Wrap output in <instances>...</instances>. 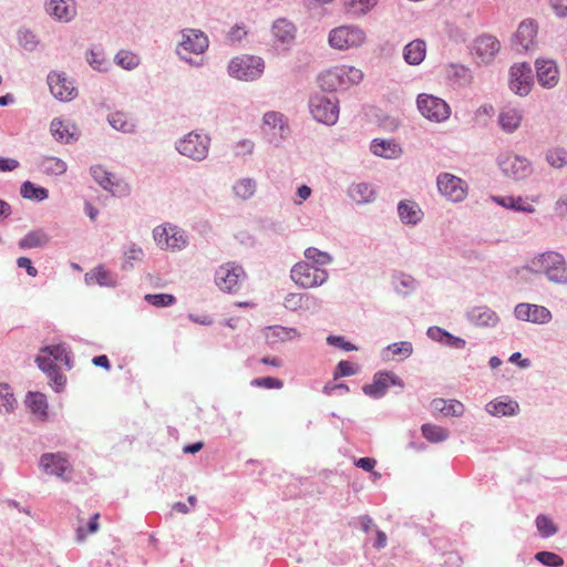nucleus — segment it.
Returning a JSON list of instances; mask_svg holds the SVG:
<instances>
[{
    "instance_id": "f704fd0d",
    "label": "nucleus",
    "mask_w": 567,
    "mask_h": 567,
    "mask_svg": "<svg viewBox=\"0 0 567 567\" xmlns=\"http://www.w3.org/2000/svg\"><path fill=\"white\" fill-rule=\"evenodd\" d=\"M265 336L269 343H276L297 339L300 333L292 327L271 326L267 328Z\"/></svg>"
},
{
    "instance_id": "ea45409f",
    "label": "nucleus",
    "mask_w": 567,
    "mask_h": 567,
    "mask_svg": "<svg viewBox=\"0 0 567 567\" xmlns=\"http://www.w3.org/2000/svg\"><path fill=\"white\" fill-rule=\"evenodd\" d=\"M432 405L445 416H461L464 413V405L457 400L436 399Z\"/></svg>"
},
{
    "instance_id": "69168bd1",
    "label": "nucleus",
    "mask_w": 567,
    "mask_h": 567,
    "mask_svg": "<svg viewBox=\"0 0 567 567\" xmlns=\"http://www.w3.org/2000/svg\"><path fill=\"white\" fill-rule=\"evenodd\" d=\"M414 280L410 276L401 275L395 281V291L398 293L408 295L409 290L414 289Z\"/></svg>"
},
{
    "instance_id": "20e7f679",
    "label": "nucleus",
    "mask_w": 567,
    "mask_h": 567,
    "mask_svg": "<svg viewBox=\"0 0 567 567\" xmlns=\"http://www.w3.org/2000/svg\"><path fill=\"white\" fill-rule=\"evenodd\" d=\"M290 278L300 288L309 289L323 285L328 280L329 274L326 269L308 261H299L291 268Z\"/></svg>"
},
{
    "instance_id": "c756f323",
    "label": "nucleus",
    "mask_w": 567,
    "mask_h": 567,
    "mask_svg": "<svg viewBox=\"0 0 567 567\" xmlns=\"http://www.w3.org/2000/svg\"><path fill=\"white\" fill-rule=\"evenodd\" d=\"M485 410L493 416H513L518 413L519 405L514 400H503V398H499L488 402Z\"/></svg>"
},
{
    "instance_id": "5fc2aeb1",
    "label": "nucleus",
    "mask_w": 567,
    "mask_h": 567,
    "mask_svg": "<svg viewBox=\"0 0 567 567\" xmlns=\"http://www.w3.org/2000/svg\"><path fill=\"white\" fill-rule=\"evenodd\" d=\"M171 234L166 248H171L172 250H182L188 245V238L184 230L178 229L177 227L169 228Z\"/></svg>"
},
{
    "instance_id": "37998d69",
    "label": "nucleus",
    "mask_w": 567,
    "mask_h": 567,
    "mask_svg": "<svg viewBox=\"0 0 567 567\" xmlns=\"http://www.w3.org/2000/svg\"><path fill=\"white\" fill-rule=\"evenodd\" d=\"M109 124L116 131L122 133L135 132V123L128 118L124 112H114L107 115Z\"/></svg>"
},
{
    "instance_id": "f3484780",
    "label": "nucleus",
    "mask_w": 567,
    "mask_h": 567,
    "mask_svg": "<svg viewBox=\"0 0 567 567\" xmlns=\"http://www.w3.org/2000/svg\"><path fill=\"white\" fill-rule=\"evenodd\" d=\"M52 95L60 101H71L76 95V89L68 80L65 73L51 71L47 78Z\"/></svg>"
},
{
    "instance_id": "4d7b16f0",
    "label": "nucleus",
    "mask_w": 567,
    "mask_h": 567,
    "mask_svg": "<svg viewBox=\"0 0 567 567\" xmlns=\"http://www.w3.org/2000/svg\"><path fill=\"white\" fill-rule=\"evenodd\" d=\"M42 167L48 174L53 175H62L66 172L68 168L64 161L54 156L45 157L43 159Z\"/></svg>"
},
{
    "instance_id": "2f4dec72",
    "label": "nucleus",
    "mask_w": 567,
    "mask_h": 567,
    "mask_svg": "<svg viewBox=\"0 0 567 567\" xmlns=\"http://www.w3.org/2000/svg\"><path fill=\"white\" fill-rule=\"evenodd\" d=\"M522 120V112L513 107L503 109L498 114V124L508 134L514 133L520 126Z\"/></svg>"
},
{
    "instance_id": "09e8293b",
    "label": "nucleus",
    "mask_w": 567,
    "mask_h": 567,
    "mask_svg": "<svg viewBox=\"0 0 567 567\" xmlns=\"http://www.w3.org/2000/svg\"><path fill=\"white\" fill-rule=\"evenodd\" d=\"M421 431L422 435L432 443H440L449 437L446 429L430 423L423 424Z\"/></svg>"
},
{
    "instance_id": "7ed1b4c3",
    "label": "nucleus",
    "mask_w": 567,
    "mask_h": 567,
    "mask_svg": "<svg viewBox=\"0 0 567 567\" xmlns=\"http://www.w3.org/2000/svg\"><path fill=\"white\" fill-rule=\"evenodd\" d=\"M227 70L231 78L250 82L262 75L265 71V61L262 58L257 55L241 54L230 60Z\"/></svg>"
},
{
    "instance_id": "de8ad7c7",
    "label": "nucleus",
    "mask_w": 567,
    "mask_h": 567,
    "mask_svg": "<svg viewBox=\"0 0 567 567\" xmlns=\"http://www.w3.org/2000/svg\"><path fill=\"white\" fill-rule=\"evenodd\" d=\"M303 255L308 262L310 261L311 265H315L320 268L322 266L330 265L333 260L332 256L329 252L322 251L316 247H308L305 250Z\"/></svg>"
},
{
    "instance_id": "1a4fd4ad",
    "label": "nucleus",
    "mask_w": 567,
    "mask_h": 567,
    "mask_svg": "<svg viewBox=\"0 0 567 567\" xmlns=\"http://www.w3.org/2000/svg\"><path fill=\"white\" fill-rule=\"evenodd\" d=\"M497 165L502 173L514 181H523L533 173L532 162L525 156L505 153L497 157Z\"/></svg>"
},
{
    "instance_id": "2eb2a0df",
    "label": "nucleus",
    "mask_w": 567,
    "mask_h": 567,
    "mask_svg": "<svg viewBox=\"0 0 567 567\" xmlns=\"http://www.w3.org/2000/svg\"><path fill=\"white\" fill-rule=\"evenodd\" d=\"M245 277L241 266L227 262L215 272V282L225 292H237L240 289V279Z\"/></svg>"
},
{
    "instance_id": "412c9836",
    "label": "nucleus",
    "mask_w": 567,
    "mask_h": 567,
    "mask_svg": "<svg viewBox=\"0 0 567 567\" xmlns=\"http://www.w3.org/2000/svg\"><path fill=\"white\" fill-rule=\"evenodd\" d=\"M537 34V24L533 20H525L520 22L513 37V47L518 52H526L534 45Z\"/></svg>"
},
{
    "instance_id": "423d86ee",
    "label": "nucleus",
    "mask_w": 567,
    "mask_h": 567,
    "mask_svg": "<svg viewBox=\"0 0 567 567\" xmlns=\"http://www.w3.org/2000/svg\"><path fill=\"white\" fill-rule=\"evenodd\" d=\"M309 110L317 122L328 126L334 125L339 118V101L333 95H312L309 100Z\"/></svg>"
},
{
    "instance_id": "c03bdc74",
    "label": "nucleus",
    "mask_w": 567,
    "mask_h": 567,
    "mask_svg": "<svg viewBox=\"0 0 567 567\" xmlns=\"http://www.w3.org/2000/svg\"><path fill=\"white\" fill-rule=\"evenodd\" d=\"M20 194L25 199L43 202L49 197V190L42 186L35 185L30 181L22 183Z\"/></svg>"
},
{
    "instance_id": "f8f14e48",
    "label": "nucleus",
    "mask_w": 567,
    "mask_h": 567,
    "mask_svg": "<svg viewBox=\"0 0 567 567\" xmlns=\"http://www.w3.org/2000/svg\"><path fill=\"white\" fill-rule=\"evenodd\" d=\"M391 385L403 389L404 381L392 371H378L373 375L372 383L364 384L362 391L371 399H381Z\"/></svg>"
},
{
    "instance_id": "a18cd8bd",
    "label": "nucleus",
    "mask_w": 567,
    "mask_h": 567,
    "mask_svg": "<svg viewBox=\"0 0 567 567\" xmlns=\"http://www.w3.org/2000/svg\"><path fill=\"white\" fill-rule=\"evenodd\" d=\"M92 178L104 189L114 194L116 183L112 179V174L102 165H94L90 168Z\"/></svg>"
},
{
    "instance_id": "b1692460",
    "label": "nucleus",
    "mask_w": 567,
    "mask_h": 567,
    "mask_svg": "<svg viewBox=\"0 0 567 567\" xmlns=\"http://www.w3.org/2000/svg\"><path fill=\"white\" fill-rule=\"evenodd\" d=\"M35 362L39 369L48 375L50 381L53 382L54 390L56 392H60L64 388L66 379L61 372L59 365L50 358H44L40 355L37 357Z\"/></svg>"
},
{
    "instance_id": "0e129e2a",
    "label": "nucleus",
    "mask_w": 567,
    "mask_h": 567,
    "mask_svg": "<svg viewBox=\"0 0 567 567\" xmlns=\"http://www.w3.org/2000/svg\"><path fill=\"white\" fill-rule=\"evenodd\" d=\"M250 384L252 386L266 388V389H281L284 382L280 379L274 377H264L254 379Z\"/></svg>"
},
{
    "instance_id": "39448f33",
    "label": "nucleus",
    "mask_w": 567,
    "mask_h": 567,
    "mask_svg": "<svg viewBox=\"0 0 567 567\" xmlns=\"http://www.w3.org/2000/svg\"><path fill=\"white\" fill-rule=\"evenodd\" d=\"M210 137L206 134H199L192 131L175 144L176 151L193 161H204L209 152Z\"/></svg>"
},
{
    "instance_id": "680f3d73",
    "label": "nucleus",
    "mask_w": 567,
    "mask_h": 567,
    "mask_svg": "<svg viewBox=\"0 0 567 567\" xmlns=\"http://www.w3.org/2000/svg\"><path fill=\"white\" fill-rule=\"evenodd\" d=\"M384 351H391L393 354L406 359L413 353V344L410 341L393 342L385 347Z\"/></svg>"
},
{
    "instance_id": "3c124183",
    "label": "nucleus",
    "mask_w": 567,
    "mask_h": 567,
    "mask_svg": "<svg viewBox=\"0 0 567 567\" xmlns=\"http://www.w3.org/2000/svg\"><path fill=\"white\" fill-rule=\"evenodd\" d=\"M545 159L553 168H563L567 165V151L563 147L549 148L545 153Z\"/></svg>"
},
{
    "instance_id": "c85d7f7f",
    "label": "nucleus",
    "mask_w": 567,
    "mask_h": 567,
    "mask_svg": "<svg viewBox=\"0 0 567 567\" xmlns=\"http://www.w3.org/2000/svg\"><path fill=\"white\" fill-rule=\"evenodd\" d=\"M372 154L384 158H396L402 154V148L392 140L374 138L370 144Z\"/></svg>"
},
{
    "instance_id": "9d476101",
    "label": "nucleus",
    "mask_w": 567,
    "mask_h": 567,
    "mask_svg": "<svg viewBox=\"0 0 567 567\" xmlns=\"http://www.w3.org/2000/svg\"><path fill=\"white\" fill-rule=\"evenodd\" d=\"M39 467L48 475L56 476L63 482H70V474L73 472V466L63 452L43 453L39 460Z\"/></svg>"
},
{
    "instance_id": "bf43d9fd",
    "label": "nucleus",
    "mask_w": 567,
    "mask_h": 567,
    "mask_svg": "<svg viewBox=\"0 0 567 567\" xmlns=\"http://www.w3.org/2000/svg\"><path fill=\"white\" fill-rule=\"evenodd\" d=\"M41 351L47 353L53 361H65L69 364L70 358L63 344L47 346Z\"/></svg>"
},
{
    "instance_id": "a19ab883",
    "label": "nucleus",
    "mask_w": 567,
    "mask_h": 567,
    "mask_svg": "<svg viewBox=\"0 0 567 567\" xmlns=\"http://www.w3.org/2000/svg\"><path fill=\"white\" fill-rule=\"evenodd\" d=\"M93 280L101 287H116L117 285L116 278L105 270L103 266H97L92 272L85 274V281L87 284Z\"/></svg>"
},
{
    "instance_id": "6ab92c4d",
    "label": "nucleus",
    "mask_w": 567,
    "mask_h": 567,
    "mask_svg": "<svg viewBox=\"0 0 567 567\" xmlns=\"http://www.w3.org/2000/svg\"><path fill=\"white\" fill-rule=\"evenodd\" d=\"M536 79L544 89H553L559 82V70L556 61L551 59H537L535 61Z\"/></svg>"
},
{
    "instance_id": "cd10ccee",
    "label": "nucleus",
    "mask_w": 567,
    "mask_h": 567,
    "mask_svg": "<svg viewBox=\"0 0 567 567\" xmlns=\"http://www.w3.org/2000/svg\"><path fill=\"white\" fill-rule=\"evenodd\" d=\"M271 32L277 41L282 44H290L296 39L297 29L291 21L280 18L272 23Z\"/></svg>"
},
{
    "instance_id": "473e14b6",
    "label": "nucleus",
    "mask_w": 567,
    "mask_h": 567,
    "mask_svg": "<svg viewBox=\"0 0 567 567\" xmlns=\"http://www.w3.org/2000/svg\"><path fill=\"white\" fill-rule=\"evenodd\" d=\"M348 196L358 205L372 203L375 199V192L369 183L352 184L348 188Z\"/></svg>"
},
{
    "instance_id": "603ef678",
    "label": "nucleus",
    "mask_w": 567,
    "mask_h": 567,
    "mask_svg": "<svg viewBox=\"0 0 567 567\" xmlns=\"http://www.w3.org/2000/svg\"><path fill=\"white\" fill-rule=\"evenodd\" d=\"M235 196L246 200L254 196L256 192V182L252 178H241L234 186Z\"/></svg>"
},
{
    "instance_id": "6e6d98bb",
    "label": "nucleus",
    "mask_w": 567,
    "mask_h": 567,
    "mask_svg": "<svg viewBox=\"0 0 567 567\" xmlns=\"http://www.w3.org/2000/svg\"><path fill=\"white\" fill-rule=\"evenodd\" d=\"M144 299L147 303L157 308L169 307L176 303L175 296L171 293H147Z\"/></svg>"
},
{
    "instance_id": "58836bf2",
    "label": "nucleus",
    "mask_w": 567,
    "mask_h": 567,
    "mask_svg": "<svg viewBox=\"0 0 567 567\" xmlns=\"http://www.w3.org/2000/svg\"><path fill=\"white\" fill-rule=\"evenodd\" d=\"M447 76L460 86L468 85L473 79L471 69L458 63H452L449 65Z\"/></svg>"
},
{
    "instance_id": "13d9d810",
    "label": "nucleus",
    "mask_w": 567,
    "mask_h": 567,
    "mask_svg": "<svg viewBox=\"0 0 567 567\" xmlns=\"http://www.w3.org/2000/svg\"><path fill=\"white\" fill-rule=\"evenodd\" d=\"M535 559L539 561L544 566L548 567H560L564 565V559L559 555L553 553V551H538L535 555Z\"/></svg>"
},
{
    "instance_id": "338daca9",
    "label": "nucleus",
    "mask_w": 567,
    "mask_h": 567,
    "mask_svg": "<svg viewBox=\"0 0 567 567\" xmlns=\"http://www.w3.org/2000/svg\"><path fill=\"white\" fill-rule=\"evenodd\" d=\"M171 230L165 227L157 226L153 230V237L157 246L162 249L167 247Z\"/></svg>"
},
{
    "instance_id": "e2e57ef3",
    "label": "nucleus",
    "mask_w": 567,
    "mask_h": 567,
    "mask_svg": "<svg viewBox=\"0 0 567 567\" xmlns=\"http://www.w3.org/2000/svg\"><path fill=\"white\" fill-rule=\"evenodd\" d=\"M358 372V365L354 363L342 360L337 364L336 371L333 373V379L337 380L343 377H350Z\"/></svg>"
},
{
    "instance_id": "6e6552de",
    "label": "nucleus",
    "mask_w": 567,
    "mask_h": 567,
    "mask_svg": "<svg viewBox=\"0 0 567 567\" xmlns=\"http://www.w3.org/2000/svg\"><path fill=\"white\" fill-rule=\"evenodd\" d=\"M365 41V33L354 25H340L329 32V45L337 50H349L361 47Z\"/></svg>"
},
{
    "instance_id": "9b49d317",
    "label": "nucleus",
    "mask_w": 567,
    "mask_h": 567,
    "mask_svg": "<svg viewBox=\"0 0 567 567\" xmlns=\"http://www.w3.org/2000/svg\"><path fill=\"white\" fill-rule=\"evenodd\" d=\"M416 104L420 113L432 122H443L450 117L449 104L434 95L421 93L417 95Z\"/></svg>"
},
{
    "instance_id": "49530a36",
    "label": "nucleus",
    "mask_w": 567,
    "mask_h": 567,
    "mask_svg": "<svg viewBox=\"0 0 567 567\" xmlns=\"http://www.w3.org/2000/svg\"><path fill=\"white\" fill-rule=\"evenodd\" d=\"M17 406V400L8 383H0V413H11Z\"/></svg>"
},
{
    "instance_id": "a878e982",
    "label": "nucleus",
    "mask_w": 567,
    "mask_h": 567,
    "mask_svg": "<svg viewBox=\"0 0 567 567\" xmlns=\"http://www.w3.org/2000/svg\"><path fill=\"white\" fill-rule=\"evenodd\" d=\"M50 131L53 137L61 143L71 144L79 140L76 126L71 122L64 123L60 118H53L50 125Z\"/></svg>"
},
{
    "instance_id": "864d4df0",
    "label": "nucleus",
    "mask_w": 567,
    "mask_h": 567,
    "mask_svg": "<svg viewBox=\"0 0 567 567\" xmlns=\"http://www.w3.org/2000/svg\"><path fill=\"white\" fill-rule=\"evenodd\" d=\"M17 39L25 51L33 52L39 44V39L33 31L28 28H20L17 32Z\"/></svg>"
},
{
    "instance_id": "8fccbe9b",
    "label": "nucleus",
    "mask_w": 567,
    "mask_h": 567,
    "mask_svg": "<svg viewBox=\"0 0 567 567\" xmlns=\"http://www.w3.org/2000/svg\"><path fill=\"white\" fill-rule=\"evenodd\" d=\"M114 62L126 71H132L140 64V58L137 54L128 50H120L115 56Z\"/></svg>"
},
{
    "instance_id": "4be33fe9",
    "label": "nucleus",
    "mask_w": 567,
    "mask_h": 567,
    "mask_svg": "<svg viewBox=\"0 0 567 567\" xmlns=\"http://www.w3.org/2000/svg\"><path fill=\"white\" fill-rule=\"evenodd\" d=\"M45 11L60 22H70L76 16V3L74 0H47Z\"/></svg>"
},
{
    "instance_id": "c9c22d12",
    "label": "nucleus",
    "mask_w": 567,
    "mask_h": 567,
    "mask_svg": "<svg viewBox=\"0 0 567 567\" xmlns=\"http://www.w3.org/2000/svg\"><path fill=\"white\" fill-rule=\"evenodd\" d=\"M85 60L87 64L97 72H107L112 66L111 61L106 58L104 49L101 47L91 48L85 54Z\"/></svg>"
},
{
    "instance_id": "4c0bfd02",
    "label": "nucleus",
    "mask_w": 567,
    "mask_h": 567,
    "mask_svg": "<svg viewBox=\"0 0 567 567\" xmlns=\"http://www.w3.org/2000/svg\"><path fill=\"white\" fill-rule=\"evenodd\" d=\"M25 405L41 420L48 417V402L43 393L29 392L25 398Z\"/></svg>"
},
{
    "instance_id": "79ce46f5",
    "label": "nucleus",
    "mask_w": 567,
    "mask_h": 567,
    "mask_svg": "<svg viewBox=\"0 0 567 567\" xmlns=\"http://www.w3.org/2000/svg\"><path fill=\"white\" fill-rule=\"evenodd\" d=\"M493 200L498 205L522 213H534L535 207L529 204H525L522 197L514 196H494Z\"/></svg>"
},
{
    "instance_id": "0eeeda50",
    "label": "nucleus",
    "mask_w": 567,
    "mask_h": 567,
    "mask_svg": "<svg viewBox=\"0 0 567 567\" xmlns=\"http://www.w3.org/2000/svg\"><path fill=\"white\" fill-rule=\"evenodd\" d=\"M181 33L182 41L178 43L176 53L181 60L189 63L190 65H196L192 58L187 56V54L183 53V51L194 54L204 53L209 45L208 37L202 30L192 28L184 29Z\"/></svg>"
},
{
    "instance_id": "f03ea898",
    "label": "nucleus",
    "mask_w": 567,
    "mask_h": 567,
    "mask_svg": "<svg viewBox=\"0 0 567 567\" xmlns=\"http://www.w3.org/2000/svg\"><path fill=\"white\" fill-rule=\"evenodd\" d=\"M535 272H543L548 281L567 286V262L565 257L556 251H546L532 261Z\"/></svg>"
},
{
    "instance_id": "72a5a7b5",
    "label": "nucleus",
    "mask_w": 567,
    "mask_h": 567,
    "mask_svg": "<svg viewBox=\"0 0 567 567\" xmlns=\"http://www.w3.org/2000/svg\"><path fill=\"white\" fill-rule=\"evenodd\" d=\"M145 254L141 246L135 243H130L123 247V262L121 269L123 271H132L135 265L142 262Z\"/></svg>"
},
{
    "instance_id": "774afa93",
    "label": "nucleus",
    "mask_w": 567,
    "mask_h": 567,
    "mask_svg": "<svg viewBox=\"0 0 567 567\" xmlns=\"http://www.w3.org/2000/svg\"><path fill=\"white\" fill-rule=\"evenodd\" d=\"M447 332L445 329L441 328V327H436V326H432L427 329L426 331V336L435 341V342H439V343H444L445 341V338L447 336Z\"/></svg>"
},
{
    "instance_id": "dca6fc26",
    "label": "nucleus",
    "mask_w": 567,
    "mask_h": 567,
    "mask_svg": "<svg viewBox=\"0 0 567 567\" xmlns=\"http://www.w3.org/2000/svg\"><path fill=\"white\" fill-rule=\"evenodd\" d=\"M514 316L517 320L536 324H546L551 321L553 315L545 306L520 302L514 308Z\"/></svg>"
},
{
    "instance_id": "e433bc0d",
    "label": "nucleus",
    "mask_w": 567,
    "mask_h": 567,
    "mask_svg": "<svg viewBox=\"0 0 567 567\" xmlns=\"http://www.w3.org/2000/svg\"><path fill=\"white\" fill-rule=\"evenodd\" d=\"M50 241L49 235L43 229H33L25 234L19 241L20 249L42 248Z\"/></svg>"
},
{
    "instance_id": "bb28decb",
    "label": "nucleus",
    "mask_w": 567,
    "mask_h": 567,
    "mask_svg": "<svg viewBox=\"0 0 567 567\" xmlns=\"http://www.w3.org/2000/svg\"><path fill=\"white\" fill-rule=\"evenodd\" d=\"M318 299L309 293L290 292L284 298L282 306L289 311L316 307Z\"/></svg>"
},
{
    "instance_id": "aec40b11",
    "label": "nucleus",
    "mask_w": 567,
    "mask_h": 567,
    "mask_svg": "<svg viewBox=\"0 0 567 567\" xmlns=\"http://www.w3.org/2000/svg\"><path fill=\"white\" fill-rule=\"evenodd\" d=\"M466 320L478 328H495L499 323V316L489 307L474 306L466 310Z\"/></svg>"
},
{
    "instance_id": "4468645a",
    "label": "nucleus",
    "mask_w": 567,
    "mask_h": 567,
    "mask_svg": "<svg viewBox=\"0 0 567 567\" xmlns=\"http://www.w3.org/2000/svg\"><path fill=\"white\" fill-rule=\"evenodd\" d=\"M437 189L441 195L454 203L463 202L467 194V184L462 178L450 174L441 173L436 178Z\"/></svg>"
},
{
    "instance_id": "393cba45",
    "label": "nucleus",
    "mask_w": 567,
    "mask_h": 567,
    "mask_svg": "<svg viewBox=\"0 0 567 567\" xmlns=\"http://www.w3.org/2000/svg\"><path fill=\"white\" fill-rule=\"evenodd\" d=\"M398 215L402 224L410 226L417 225L424 216L420 205L416 202L409 199L399 202Z\"/></svg>"
},
{
    "instance_id": "a211bd4d",
    "label": "nucleus",
    "mask_w": 567,
    "mask_h": 567,
    "mask_svg": "<svg viewBox=\"0 0 567 567\" xmlns=\"http://www.w3.org/2000/svg\"><path fill=\"white\" fill-rule=\"evenodd\" d=\"M501 49V43L496 37L482 34L474 40L473 51L480 63L489 64L494 61Z\"/></svg>"
},
{
    "instance_id": "5701e85b",
    "label": "nucleus",
    "mask_w": 567,
    "mask_h": 567,
    "mask_svg": "<svg viewBox=\"0 0 567 567\" xmlns=\"http://www.w3.org/2000/svg\"><path fill=\"white\" fill-rule=\"evenodd\" d=\"M262 123L265 126H268L272 131L278 132L279 138L276 141V145L282 140H286L290 133L288 118L280 112L277 111H268L262 116Z\"/></svg>"
},
{
    "instance_id": "f257e3e1",
    "label": "nucleus",
    "mask_w": 567,
    "mask_h": 567,
    "mask_svg": "<svg viewBox=\"0 0 567 567\" xmlns=\"http://www.w3.org/2000/svg\"><path fill=\"white\" fill-rule=\"evenodd\" d=\"M362 79L361 70L354 66L339 65L322 72L318 82L322 91L331 93L347 90L349 86L358 84Z\"/></svg>"
},
{
    "instance_id": "052dcab7",
    "label": "nucleus",
    "mask_w": 567,
    "mask_h": 567,
    "mask_svg": "<svg viewBox=\"0 0 567 567\" xmlns=\"http://www.w3.org/2000/svg\"><path fill=\"white\" fill-rule=\"evenodd\" d=\"M536 527L543 537H550L557 533V527L553 520L545 515L536 517Z\"/></svg>"
},
{
    "instance_id": "7c9ffc66",
    "label": "nucleus",
    "mask_w": 567,
    "mask_h": 567,
    "mask_svg": "<svg viewBox=\"0 0 567 567\" xmlns=\"http://www.w3.org/2000/svg\"><path fill=\"white\" fill-rule=\"evenodd\" d=\"M426 55V43L422 39H415L403 49V59L410 65H419Z\"/></svg>"
},
{
    "instance_id": "ddd939ff",
    "label": "nucleus",
    "mask_w": 567,
    "mask_h": 567,
    "mask_svg": "<svg viewBox=\"0 0 567 567\" xmlns=\"http://www.w3.org/2000/svg\"><path fill=\"white\" fill-rule=\"evenodd\" d=\"M534 85V73L529 63H515L509 69V89L516 95L526 96Z\"/></svg>"
}]
</instances>
